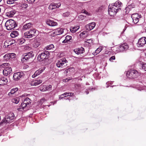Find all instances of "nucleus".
Masks as SVG:
<instances>
[{
  "instance_id": "35",
  "label": "nucleus",
  "mask_w": 146,
  "mask_h": 146,
  "mask_svg": "<svg viewBox=\"0 0 146 146\" xmlns=\"http://www.w3.org/2000/svg\"><path fill=\"white\" fill-rule=\"evenodd\" d=\"M131 18H141V16L137 13H134L132 15Z\"/></svg>"
},
{
  "instance_id": "53",
  "label": "nucleus",
  "mask_w": 146,
  "mask_h": 146,
  "mask_svg": "<svg viewBox=\"0 0 146 146\" xmlns=\"http://www.w3.org/2000/svg\"><path fill=\"white\" fill-rule=\"evenodd\" d=\"M106 84L107 85H108V84H112L111 83V82H107L106 83Z\"/></svg>"
},
{
  "instance_id": "61",
  "label": "nucleus",
  "mask_w": 146,
  "mask_h": 146,
  "mask_svg": "<svg viewBox=\"0 0 146 146\" xmlns=\"http://www.w3.org/2000/svg\"><path fill=\"white\" fill-rule=\"evenodd\" d=\"M1 0H0V2L1 1Z\"/></svg>"
},
{
  "instance_id": "6",
  "label": "nucleus",
  "mask_w": 146,
  "mask_h": 146,
  "mask_svg": "<svg viewBox=\"0 0 146 146\" xmlns=\"http://www.w3.org/2000/svg\"><path fill=\"white\" fill-rule=\"evenodd\" d=\"M34 56V54L32 52H29L25 54L22 55L21 60L23 62H26Z\"/></svg>"
},
{
  "instance_id": "56",
  "label": "nucleus",
  "mask_w": 146,
  "mask_h": 146,
  "mask_svg": "<svg viewBox=\"0 0 146 146\" xmlns=\"http://www.w3.org/2000/svg\"><path fill=\"white\" fill-rule=\"evenodd\" d=\"M145 31L146 32V27H145Z\"/></svg>"
},
{
  "instance_id": "12",
  "label": "nucleus",
  "mask_w": 146,
  "mask_h": 146,
  "mask_svg": "<svg viewBox=\"0 0 146 146\" xmlns=\"http://www.w3.org/2000/svg\"><path fill=\"white\" fill-rule=\"evenodd\" d=\"M146 44V38L144 37L139 39L137 43V45L138 47H141L143 46Z\"/></svg>"
},
{
  "instance_id": "33",
  "label": "nucleus",
  "mask_w": 146,
  "mask_h": 146,
  "mask_svg": "<svg viewBox=\"0 0 146 146\" xmlns=\"http://www.w3.org/2000/svg\"><path fill=\"white\" fill-rule=\"evenodd\" d=\"M19 101V97H16L13 98L12 100V102L14 103L17 104Z\"/></svg>"
},
{
  "instance_id": "50",
  "label": "nucleus",
  "mask_w": 146,
  "mask_h": 146,
  "mask_svg": "<svg viewBox=\"0 0 146 146\" xmlns=\"http://www.w3.org/2000/svg\"><path fill=\"white\" fill-rule=\"evenodd\" d=\"M86 43L91 44L92 42V39L87 40H86Z\"/></svg>"
},
{
  "instance_id": "54",
  "label": "nucleus",
  "mask_w": 146,
  "mask_h": 146,
  "mask_svg": "<svg viewBox=\"0 0 146 146\" xmlns=\"http://www.w3.org/2000/svg\"><path fill=\"white\" fill-rule=\"evenodd\" d=\"M70 93V96H72L74 94L73 93Z\"/></svg>"
},
{
  "instance_id": "19",
  "label": "nucleus",
  "mask_w": 146,
  "mask_h": 146,
  "mask_svg": "<svg viewBox=\"0 0 146 146\" xmlns=\"http://www.w3.org/2000/svg\"><path fill=\"white\" fill-rule=\"evenodd\" d=\"M47 25L50 26H54L58 25L57 23L51 20H48L46 21Z\"/></svg>"
},
{
  "instance_id": "44",
  "label": "nucleus",
  "mask_w": 146,
  "mask_h": 146,
  "mask_svg": "<svg viewBox=\"0 0 146 146\" xmlns=\"http://www.w3.org/2000/svg\"><path fill=\"white\" fill-rule=\"evenodd\" d=\"M70 15V13L69 12H66L64 13L62 15L63 17H68Z\"/></svg>"
},
{
  "instance_id": "60",
  "label": "nucleus",
  "mask_w": 146,
  "mask_h": 146,
  "mask_svg": "<svg viewBox=\"0 0 146 146\" xmlns=\"http://www.w3.org/2000/svg\"><path fill=\"white\" fill-rule=\"evenodd\" d=\"M23 95H22L21 96V97H23Z\"/></svg>"
},
{
  "instance_id": "25",
  "label": "nucleus",
  "mask_w": 146,
  "mask_h": 146,
  "mask_svg": "<svg viewBox=\"0 0 146 146\" xmlns=\"http://www.w3.org/2000/svg\"><path fill=\"white\" fill-rule=\"evenodd\" d=\"M30 33L32 34V37L36 36L37 34V32H38V31L35 29H31L30 30Z\"/></svg>"
},
{
  "instance_id": "62",
  "label": "nucleus",
  "mask_w": 146,
  "mask_h": 146,
  "mask_svg": "<svg viewBox=\"0 0 146 146\" xmlns=\"http://www.w3.org/2000/svg\"><path fill=\"white\" fill-rule=\"evenodd\" d=\"M1 119V117L0 116V120Z\"/></svg>"
},
{
  "instance_id": "26",
  "label": "nucleus",
  "mask_w": 146,
  "mask_h": 146,
  "mask_svg": "<svg viewBox=\"0 0 146 146\" xmlns=\"http://www.w3.org/2000/svg\"><path fill=\"white\" fill-rule=\"evenodd\" d=\"M103 48V47L100 46L98 48H97L95 52L93 53L94 55H96L97 54L99 53L102 50Z\"/></svg>"
},
{
  "instance_id": "46",
  "label": "nucleus",
  "mask_w": 146,
  "mask_h": 146,
  "mask_svg": "<svg viewBox=\"0 0 146 146\" xmlns=\"http://www.w3.org/2000/svg\"><path fill=\"white\" fill-rule=\"evenodd\" d=\"M9 55L10 56V58H13L16 57V54L14 53H9Z\"/></svg>"
},
{
  "instance_id": "41",
  "label": "nucleus",
  "mask_w": 146,
  "mask_h": 146,
  "mask_svg": "<svg viewBox=\"0 0 146 146\" xmlns=\"http://www.w3.org/2000/svg\"><path fill=\"white\" fill-rule=\"evenodd\" d=\"M1 66L5 68L7 67H10L9 66L10 64L8 63H4L1 65Z\"/></svg>"
},
{
  "instance_id": "49",
  "label": "nucleus",
  "mask_w": 146,
  "mask_h": 146,
  "mask_svg": "<svg viewBox=\"0 0 146 146\" xmlns=\"http://www.w3.org/2000/svg\"><path fill=\"white\" fill-rule=\"evenodd\" d=\"M115 59V56H111L109 59V60L110 61H112L113 60Z\"/></svg>"
},
{
  "instance_id": "55",
  "label": "nucleus",
  "mask_w": 146,
  "mask_h": 146,
  "mask_svg": "<svg viewBox=\"0 0 146 146\" xmlns=\"http://www.w3.org/2000/svg\"><path fill=\"white\" fill-rule=\"evenodd\" d=\"M86 92V94H88V93H89V92Z\"/></svg>"
},
{
  "instance_id": "2",
  "label": "nucleus",
  "mask_w": 146,
  "mask_h": 146,
  "mask_svg": "<svg viewBox=\"0 0 146 146\" xmlns=\"http://www.w3.org/2000/svg\"><path fill=\"white\" fill-rule=\"evenodd\" d=\"M141 72L134 69H131L127 71L126 73V76L129 79L135 78L140 76Z\"/></svg>"
},
{
  "instance_id": "24",
  "label": "nucleus",
  "mask_w": 146,
  "mask_h": 146,
  "mask_svg": "<svg viewBox=\"0 0 146 146\" xmlns=\"http://www.w3.org/2000/svg\"><path fill=\"white\" fill-rule=\"evenodd\" d=\"M79 26L71 27L70 28V30L71 32L75 33L79 28Z\"/></svg>"
},
{
  "instance_id": "4",
  "label": "nucleus",
  "mask_w": 146,
  "mask_h": 146,
  "mask_svg": "<svg viewBox=\"0 0 146 146\" xmlns=\"http://www.w3.org/2000/svg\"><path fill=\"white\" fill-rule=\"evenodd\" d=\"M129 48L127 44L125 43L120 45L119 46H116L114 48V50L117 53L120 52L124 50H127Z\"/></svg>"
},
{
  "instance_id": "42",
  "label": "nucleus",
  "mask_w": 146,
  "mask_h": 146,
  "mask_svg": "<svg viewBox=\"0 0 146 146\" xmlns=\"http://www.w3.org/2000/svg\"><path fill=\"white\" fill-rule=\"evenodd\" d=\"M133 21V22L135 24L137 23L139 21V18H132Z\"/></svg>"
},
{
  "instance_id": "40",
  "label": "nucleus",
  "mask_w": 146,
  "mask_h": 146,
  "mask_svg": "<svg viewBox=\"0 0 146 146\" xmlns=\"http://www.w3.org/2000/svg\"><path fill=\"white\" fill-rule=\"evenodd\" d=\"M54 48V45L53 44H50L49 45H48V46H46L45 48L46 49V50H50Z\"/></svg>"
},
{
  "instance_id": "8",
  "label": "nucleus",
  "mask_w": 146,
  "mask_h": 146,
  "mask_svg": "<svg viewBox=\"0 0 146 146\" xmlns=\"http://www.w3.org/2000/svg\"><path fill=\"white\" fill-rule=\"evenodd\" d=\"M6 12V15L7 17H11L13 16L16 13V11L10 8H6L5 10Z\"/></svg>"
},
{
  "instance_id": "16",
  "label": "nucleus",
  "mask_w": 146,
  "mask_h": 146,
  "mask_svg": "<svg viewBox=\"0 0 146 146\" xmlns=\"http://www.w3.org/2000/svg\"><path fill=\"white\" fill-rule=\"evenodd\" d=\"M12 71V70L11 67H5L3 71V73L4 75L7 76L11 73Z\"/></svg>"
},
{
  "instance_id": "14",
  "label": "nucleus",
  "mask_w": 146,
  "mask_h": 146,
  "mask_svg": "<svg viewBox=\"0 0 146 146\" xmlns=\"http://www.w3.org/2000/svg\"><path fill=\"white\" fill-rule=\"evenodd\" d=\"M42 82V78H38L37 80L31 81L30 84L31 86H36L41 83Z\"/></svg>"
},
{
  "instance_id": "13",
  "label": "nucleus",
  "mask_w": 146,
  "mask_h": 146,
  "mask_svg": "<svg viewBox=\"0 0 146 146\" xmlns=\"http://www.w3.org/2000/svg\"><path fill=\"white\" fill-rule=\"evenodd\" d=\"M60 6L61 4L60 3H52L49 5L48 8L50 10H53L58 8Z\"/></svg>"
},
{
  "instance_id": "23",
  "label": "nucleus",
  "mask_w": 146,
  "mask_h": 146,
  "mask_svg": "<svg viewBox=\"0 0 146 146\" xmlns=\"http://www.w3.org/2000/svg\"><path fill=\"white\" fill-rule=\"evenodd\" d=\"M13 41H11L10 40H6L4 43V45L6 47H8L13 44Z\"/></svg>"
},
{
  "instance_id": "38",
  "label": "nucleus",
  "mask_w": 146,
  "mask_h": 146,
  "mask_svg": "<svg viewBox=\"0 0 146 146\" xmlns=\"http://www.w3.org/2000/svg\"><path fill=\"white\" fill-rule=\"evenodd\" d=\"M25 39L23 38H21L20 39H19L17 40V43L19 44H22L25 42Z\"/></svg>"
},
{
  "instance_id": "27",
  "label": "nucleus",
  "mask_w": 146,
  "mask_h": 146,
  "mask_svg": "<svg viewBox=\"0 0 146 146\" xmlns=\"http://www.w3.org/2000/svg\"><path fill=\"white\" fill-rule=\"evenodd\" d=\"M24 35L25 38H30L33 37L32 34L31 33H30L29 31L25 33Z\"/></svg>"
},
{
  "instance_id": "36",
  "label": "nucleus",
  "mask_w": 146,
  "mask_h": 146,
  "mask_svg": "<svg viewBox=\"0 0 146 146\" xmlns=\"http://www.w3.org/2000/svg\"><path fill=\"white\" fill-rule=\"evenodd\" d=\"M87 32L86 31H84L82 32L80 34V36L82 38H84L87 36Z\"/></svg>"
},
{
  "instance_id": "37",
  "label": "nucleus",
  "mask_w": 146,
  "mask_h": 146,
  "mask_svg": "<svg viewBox=\"0 0 146 146\" xmlns=\"http://www.w3.org/2000/svg\"><path fill=\"white\" fill-rule=\"evenodd\" d=\"M9 54L7 53L5 54L3 56L4 60L5 61H7L9 60L10 58V56H9Z\"/></svg>"
},
{
  "instance_id": "7",
  "label": "nucleus",
  "mask_w": 146,
  "mask_h": 146,
  "mask_svg": "<svg viewBox=\"0 0 146 146\" xmlns=\"http://www.w3.org/2000/svg\"><path fill=\"white\" fill-rule=\"evenodd\" d=\"M67 62L66 58H63L58 61L56 65L58 68H62L63 66H65L66 65V63Z\"/></svg>"
},
{
  "instance_id": "47",
  "label": "nucleus",
  "mask_w": 146,
  "mask_h": 146,
  "mask_svg": "<svg viewBox=\"0 0 146 146\" xmlns=\"http://www.w3.org/2000/svg\"><path fill=\"white\" fill-rule=\"evenodd\" d=\"M38 72L37 71H36L33 75L32 76V77L33 78H35L37 76L39 75V74L38 73Z\"/></svg>"
},
{
  "instance_id": "59",
  "label": "nucleus",
  "mask_w": 146,
  "mask_h": 146,
  "mask_svg": "<svg viewBox=\"0 0 146 146\" xmlns=\"http://www.w3.org/2000/svg\"><path fill=\"white\" fill-rule=\"evenodd\" d=\"M108 86H107V88H108Z\"/></svg>"
},
{
  "instance_id": "57",
  "label": "nucleus",
  "mask_w": 146,
  "mask_h": 146,
  "mask_svg": "<svg viewBox=\"0 0 146 146\" xmlns=\"http://www.w3.org/2000/svg\"><path fill=\"white\" fill-rule=\"evenodd\" d=\"M66 80H67V81H68V80H69V79H68V80L67 79H66Z\"/></svg>"
},
{
  "instance_id": "21",
  "label": "nucleus",
  "mask_w": 146,
  "mask_h": 146,
  "mask_svg": "<svg viewBox=\"0 0 146 146\" xmlns=\"http://www.w3.org/2000/svg\"><path fill=\"white\" fill-rule=\"evenodd\" d=\"M32 24L31 23H26L23 26L22 30L23 31L27 30L31 28L32 27Z\"/></svg>"
},
{
  "instance_id": "31",
  "label": "nucleus",
  "mask_w": 146,
  "mask_h": 146,
  "mask_svg": "<svg viewBox=\"0 0 146 146\" xmlns=\"http://www.w3.org/2000/svg\"><path fill=\"white\" fill-rule=\"evenodd\" d=\"M135 7V5L134 4H131V5H128L127 7L126 8V10L128 11L131 10L133 8H134Z\"/></svg>"
},
{
  "instance_id": "22",
  "label": "nucleus",
  "mask_w": 146,
  "mask_h": 146,
  "mask_svg": "<svg viewBox=\"0 0 146 146\" xmlns=\"http://www.w3.org/2000/svg\"><path fill=\"white\" fill-rule=\"evenodd\" d=\"M40 42L39 40L35 39L33 40L32 46L33 47L36 48L38 47L40 45Z\"/></svg>"
},
{
  "instance_id": "48",
  "label": "nucleus",
  "mask_w": 146,
  "mask_h": 146,
  "mask_svg": "<svg viewBox=\"0 0 146 146\" xmlns=\"http://www.w3.org/2000/svg\"><path fill=\"white\" fill-rule=\"evenodd\" d=\"M142 69L145 71H146V63H145L142 65Z\"/></svg>"
},
{
  "instance_id": "1",
  "label": "nucleus",
  "mask_w": 146,
  "mask_h": 146,
  "mask_svg": "<svg viewBox=\"0 0 146 146\" xmlns=\"http://www.w3.org/2000/svg\"><path fill=\"white\" fill-rule=\"evenodd\" d=\"M122 5L121 3L119 1H116L110 7H109L108 12L109 14L111 16H114L119 10H121Z\"/></svg>"
},
{
  "instance_id": "39",
  "label": "nucleus",
  "mask_w": 146,
  "mask_h": 146,
  "mask_svg": "<svg viewBox=\"0 0 146 146\" xmlns=\"http://www.w3.org/2000/svg\"><path fill=\"white\" fill-rule=\"evenodd\" d=\"M45 69V67L44 66H43L41 68H40L39 69L36 71L38 72V73H39V74H40L43 72Z\"/></svg>"
},
{
  "instance_id": "9",
  "label": "nucleus",
  "mask_w": 146,
  "mask_h": 146,
  "mask_svg": "<svg viewBox=\"0 0 146 146\" xmlns=\"http://www.w3.org/2000/svg\"><path fill=\"white\" fill-rule=\"evenodd\" d=\"M48 53V51H45L38 55L37 57L38 60L41 62L47 58V54Z\"/></svg>"
},
{
  "instance_id": "5",
  "label": "nucleus",
  "mask_w": 146,
  "mask_h": 146,
  "mask_svg": "<svg viewBox=\"0 0 146 146\" xmlns=\"http://www.w3.org/2000/svg\"><path fill=\"white\" fill-rule=\"evenodd\" d=\"M31 100L29 98H27L23 101V102L21 104V106L18 108L17 110L19 111H22L25 108L28 107L31 103Z\"/></svg>"
},
{
  "instance_id": "28",
  "label": "nucleus",
  "mask_w": 146,
  "mask_h": 146,
  "mask_svg": "<svg viewBox=\"0 0 146 146\" xmlns=\"http://www.w3.org/2000/svg\"><path fill=\"white\" fill-rule=\"evenodd\" d=\"M18 90V88H13L11 90V92L8 94L9 96H11L12 95L14 94Z\"/></svg>"
},
{
  "instance_id": "30",
  "label": "nucleus",
  "mask_w": 146,
  "mask_h": 146,
  "mask_svg": "<svg viewBox=\"0 0 146 146\" xmlns=\"http://www.w3.org/2000/svg\"><path fill=\"white\" fill-rule=\"evenodd\" d=\"M71 39V36L69 35H67L65 37V39L62 41V43H66L68 42Z\"/></svg>"
},
{
  "instance_id": "15",
  "label": "nucleus",
  "mask_w": 146,
  "mask_h": 146,
  "mask_svg": "<svg viewBox=\"0 0 146 146\" xmlns=\"http://www.w3.org/2000/svg\"><path fill=\"white\" fill-rule=\"evenodd\" d=\"M96 24L95 22H92L87 25L85 26L86 30L90 31L93 29L95 27Z\"/></svg>"
},
{
  "instance_id": "34",
  "label": "nucleus",
  "mask_w": 146,
  "mask_h": 146,
  "mask_svg": "<svg viewBox=\"0 0 146 146\" xmlns=\"http://www.w3.org/2000/svg\"><path fill=\"white\" fill-rule=\"evenodd\" d=\"M46 85H41L39 88L40 90L42 92L46 91Z\"/></svg>"
},
{
  "instance_id": "3",
  "label": "nucleus",
  "mask_w": 146,
  "mask_h": 146,
  "mask_svg": "<svg viewBox=\"0 0 146 146\" xmlns=\"http://www.w3.org/2000/svg\"><path fill=\"white\" fill-rule=\"evenodd\" d=\"M17 26V23L13 20H8L5 23V26L8 30H11L13 29Z\"/></svg>"
},
{
  "instance_id": "17",
  "label": "nucleus",
  "mask_w": 146,
  "mask_h": 146,
  "mask_svg": "<svg viewBox=\"0 0 146 146\" xmlns=\"http://www.w3.org/2000/svg\"><path fill=\"white\" fill-rule=\"evenodd\" d=\"M74 51L76 54L78 55L82 54L85 52L84 49L82 47L75 49Z\"/></svg>"
},
{
  "instance_id": "11",
  "label": "nucleus",
  "mask_w": 146,
  "mask_h": 146,
  "mask_svg": "<svg viewBox=\"0 0 146 146\" xmlns=\"http://www.w3.org/2000/svg\"><path fill=\"white\" fill-rule=\"evenodd\" d=\"M24 76V74L23 72H19L15 73L13 78L14 80H17L22 78Z\"/></svg>"
},
{
  "instance_id": "43",
  "label": "nucleus",
  "mask_w": 146,
  "mask_h": 146,
  "mask_svg": "<svg viewBox=\"0 0 146 146\" xmlns=\"http://www.w3.org/2000/svg\"><path fill=\"white\" fill-rule=\"evenodd\" d=\"M52 86L50 85H46V91H50L52 90Z\"/></svg>"
},
{
  "instance_id": "20",
  "label": "nucleus",
  "mask_w": 146,
  "mask_h": 146,
  "mask_svg": "<svg viewBox=\"0 0 146 146\" xmlns=\"http://www.w3.org/2000/svg\"><path fill=\"white\" fill-rule=\"evenodd\" d=\"M8 82L7 78L3 77L0 79V86H3L6 84Z\"/></svg>"
},
{
  "instance_id": "10",
  "label": "nucleus",
  "mask_w": 146,
  "mask_h": 146,
  "mask_svg": "<svg viewBox=\"0 0 146 146\" xmlns=\"http://www.w3.org/2000/svg\"><path fill=\"white\" fill-rule=\"evenodd\" d=\"M14 118L15 115L14 113L10 112L9 113L7 116H6V118L3 122L5 123H9L10 120H13Z\"/></svg>"
},
{
  "instance_id": "52",
  "label": "nucleus",
  "mask_w": 146,
  "mask_h": 146,
  "mask_svg": "<svg viewBox=\"0 0 146 146\" xmlns=\"http://www.w3.org/2000/svg\"><path fill=\"white\" fill-rule=\"evenodd\" d=\"M79 18L80 19L81 18L82 20L84 19V17L82 15H80L79 16Z\"/></svg>"
},
{
  "instance_id": "32",
  "label": "nucleus",
  "mask_w": 146,
  "mask_h": 146,
  "mask_svg": "<svg viewBox=\"0 0 146 146\" xmlns=\"http://www.w3.org/2000/svg\"><path fill=\"white\" fill-rule=\"evenodd\" d=\"M70 93H65L64 94L59 96V99H62V98H63V96H64L65 97L69 96H70Z\"/></svg>"
},
{
  "instance_id": "18",
  "label": "nucleus",
  "mask_w": 146,
  "mask_h": 146,
  "mask_svg": "<svg viewBox=\"0 0 146 146\" xmlns=\"http://www.w3.org/2000/svg\"><path fill=\"white\" fill-rule=\"evenodd\" d=\"M63 28H58L54 31L53 33L55 35H58L62 34L63 33Z\"/></svg>"
},
{
  "instance_id": "45",
  "label": "nucleus",
  "mask_w": 146,
  "mask_h": 146,
  "mask_svg": "<svg viewBox=\"0 0 146 146\" xmlns=\"http://www.w3.org/2000/svg\"><path fill=\"white\" fill-rule=\"evenodd\" d=\"M21 7L23 9H26L28 7V5L26 3H22L21 4Z\"/></svg>"
},
{
  "instance_id": "51",
  "label": "nucleus",
  "mask_w": 146,
  "mask_h": 146,
  "mask_svg": "<svg viewBox=\"0 0 146 146\" xmlns=\"http://www.w3.org/2000/svg\"><path fill=\"white\" fill-rule=\"evenodd\" d=\"M82 12L88 15V13L87 11H86L85 10H83L82 11Z\"/></svg>"
},
{
  "instance_id": "58",
  "label": "nucleus",
  "mask_w": 146,
  "mask_h": 146,
  "mask_svg": "<svg viewBox=\"0 0 146 146\" xmlns=\"http://www.w3.org/2000/svg\"><path fill=\"white\" fill-rule=\"evenodd\" d=\"M1 8H0V12H1Z\"/></svg>"
},
{
  "instance_id": "29",
  "label": "nucleus",
  "mask_w": 146,
  "mask_h": 146,
  "mask_svg": "<svg viewBox=\"0 0 146 146\" xmlns=\"http://www.w3.org/2000/svg\"><path fill=\"white\" fill-rule=\"evenodd\" d=\"M19 33L17 31H13L10 34L12 38H15L18 36Z\"/></svg>"
}]
</instances>
